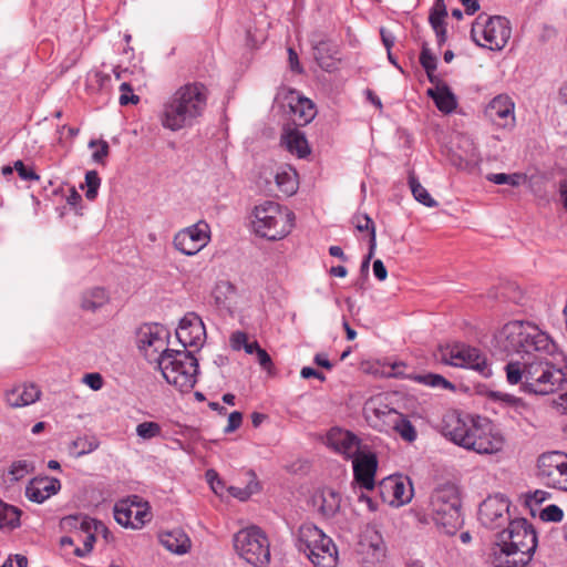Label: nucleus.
<instances>
[{
	"label": "nucleus",
	"mask_w": 567,
	"mask_h": 567,
	"mask_svg": "<svg viewBox=\"0 0 567 567\" xmlns=\"http://www.w3.org/2000/svg\"><path fill=\"white\" fill-rule=\"evenodd\" d=\"M280 141L289 153L297 155L299 158H305L310 154L308 141L297 127H284Z\"/></svg>",
	"instance_id": "nucleus-29"
},
{
	"label": "nucleus",
	"mask_w": 567,
	"mask_h": 567,
	"mask_svg": "<svg viewBox=\"0 0 567 567\" xmlns=\"http://www.w3.org/2000/svg\"><path fill=\"white\" fill-rule=\"evenodd\" d=\"M235 553L252 567H268L270 563V542L267 534L251 525L239 529L233 536Z\"/></svg>",
	"instance_id": "nucleus-10"
},
{
	"label": "nucleus",
	"mask_w": 567,
	"mask_h": 567,
	"mask_svg": "<svg viewBox=\"0 0 567 567\" xmlns=\"http://www.w3.org/2000/svg\"><path fill=\"white\" fill-rule=\"evenodd\" d=\"M462 141L467 145V148L464 154H454L451 161L457 168L472 172L481 163L480 152L468 138L464 137Z\"/></svg>",
	"instance_id": "nucleus-34"
},
{
	"label": "nucleus",
	"mask_w": 567,
	"mask_h": 567,
	"mask_svg": "<svg viewBox=\"0 0 567 567\" xmlns=\"http://www.w3.org/2000/svg\"><path fill=\"white\" fill-rule=\"evenodd\" d=\"M369 425L378 431H386L390 420V394L382 392L371 396L363 408Z\"/></svg>",
	"instance_id": "nucleus-22"
},
{
	"label": "nucleus",
	"mask_w": 567,
	"mask_h": 567,
	"mask_svg": "<svg viewBox=\"0 0 567 567\" xmlns=\"http://www.w3.org/2000/svg\"><path fill=\"white\" fill-rule=\"evenodd\" d=\"M161 434L162 426L157 422L146 421L136 426V435L142 440H152Z\"/></svg>",
	"instance_id": "nucleus-44"
},
{
	"label": "nucleus",
	"mask_w": 567,
	"mask_h": 567,
	"mask_svg": "<svg viewBox=\"0 0 567 567\" xmlns=\"http://www.w3.org/2000/svg\"><path fill=\"white\" fill-rule=\"evenodd\" d=\"M20 512L9 504L0 501V529H13L19 526Z\"/></svg>",
	"instance_id": "nucleus-42"
},
{
	"label": "nucleus",
	"mask_w": 567,
	"mask_h": 567,
	"mask_svg": "<svg viewBox=\"0 0 567 567\" xmlns=\"http://www.w3.org/2000/svg\"><path fill=\"white\" fill-rule=\"evenodd\" d=\"M414 495L412 481L403 474H392V505L396 506L409 504Z\"/></svg>",
	"instance_id": "nucleus-32"
},
{
	"label": "nucleus",
	"mask_w": 567,
	"mask_h": 567,
	"mask_svg": "<svg viewBox=\"0 0 567 567\" xmlns=\"http://www.w3.org/2000/svg\"><path fill=\"white\" fill-rule=\"evenodd\" d=\"M351 461L355 485L362 489H373L378 468L377 455L370 451L363 450L351 458Z\"/></svg>",
	"instance_id": "nucleus-21"
},
{
	"label": "nucleus",
	"mask_w": 567,
	"mask_h": 567,
	"mask_svg": "<svg viewBox=\"0 0 567 567\" xmlns=\"http://www.w3.org/2000/svg\"><path fill=\"white\" fill-rule=\"evenodd\" d=\"M89 147L96 150L92 153V159L95 163H103L104 158L109 155V144L105 141H91L89 143Z\"/></svg>",
	"instance_id": "nucleus-50"
},
{
	"label": "nucleus",
	"mask_w": 567,
	"mask_h": 567,
	"mask_svg": "<svg viewBox=\"0 0 567 567\" xmlns=\"http://www.w3.org/2000/svg\"><path fill=\"white\" fill-rule=\"evenodd\" d=\"M64 524L78 527L85 534L83 538V548L76 547L74 550L75 556L85 557L94 547L96 540L95 534L102 533L104 538L107 539L110 530L99 520L87 516H69L63 519Z\"/></svg>",
	"instance_id": "nucleus-20"
},
{
	"label": "nucleus",
	"mask_w": 567,
	"mask_h": 567,
	"mask_svg": "<svg viewBox=\"0 0 567 567\" xmlns=\"http://www.w3.org/2000/svg\"><path fill=\"white\" fill-rule=\"evenodd\" d=\"M114 518L125 528L141 529L152 519L151 506L138 495H132L115 504Z\"/></svg>",
	"instance_id": "nucleus-13"
},
{
	"label": "nucleus",
	"mask_w": 567,
	"mask_h": 567,
	"mask_svg": "<svg viewBox=\"0 0 567 567\" xmlns=\"http://www.w3.org/2000/svg\"><path fill=\"white\" fill-rule=\"evenodd\" d=\"M556 353H533L532 358L509 361L506 379L512 385L520 384L525 392L547 395L563 389L566 373L549 359Z\"/></svg>",
	"instance_id": "nucleus-1"
},
{
	"label": "nucleus",
	"mask_w": 567,
	"mask_h": 567,
	"mask_svg": "<svg viewBox=\"0 0 567 567\" xmlns=\"http://www.w3.org/2000/svg\"><path fill=\"white\" fill-rule=\"evenodd\" d=\"M392 413L398 414V419L393 422L392 429L401 436L402 440L408 443H413L417 437L415 426L405 415L398 413L394 409H392Z\"/></svg>",
	"instance_id": "nucleus-37"
},
{
	"label": "nucleus",
	"mask_w": 567,
	"mask_h": 567,
	"mask_svg": "<svg viewBox=\"0 0 567 567\" xmlns=\"http://www.w3.org/2000/svg\"><path fill=\"white\" fill-rule=\"evenodd\" d=\"M210 241V227L205 220H199L178 230L173 238V246L185 256H195Z\"/></svg>",
	"instance_id": "nucleus-16"
},
{
	"label": "nucleus",
	"mask_w": 567,
	"mask_h": 567,
	"mask_svg": "<svg viewBox=\"0 0 567 567\" xmlns=\"http://www.w3.org/2000/svg\"><path fill=\"white\" fill-rule=\"evenodd\" d=\"M61 489V482L55 477L41 476L32 478L25 487V496L31 502L41 504Z\"/></svg>",
	"instance_id": "nucleus-26"
},
{
	"label": "nucleus",
	"mask_w": 567,
	"mask_h": 567,
	"mask_svg": "<svg viewBox=\"0 0 567 567\" xmlns=\"http://www.w3.org/2000/svg\"><path fill=\"white\" fill-rule=\"evenodd\" d=\"M413 380L433 389H442L451 392L456 389L452 382L436 373L415 374Z\"/></svg>",
	"instance_id": "nucleus-39"
},
{
	"label": "nucleus",
	"mask_w": 567,
	"mask_h": 567,
	"mask_svg": "<svg viewBox=\"0 0 567 567\" xmlns=\"http://www.w3.org/2000/svg\"><path fill=\"white\" fill-rule=\"evenodd\" d=\"M100 446V442L95 436H80L72 441L70 453L75 457H80L92 453Z\"/></svg>",
	"instance_id": "nucleus-41"
},
{
	"label": "nucleus",
	"mask_w": 567,
	"mask_h": 567,
	"mask_svg": "<svg viewBox=\"0 0 567 567\" xmlns=\"http://www.w3.org/2000/svg\"><path fill=\"white\" fill-rule=\"evenodd\" d=\"M157 365L167 381L181 392H189L197 382L198 360L192 351L173 350L157 358Z\"/></svg>",
	"instance_id": "nucleus-7"
},
{
	"label": "nucleus",
	"mask_w": 567,
	"mask_h": 567,
	"mask_svg": "<svg viewBox=\"0 0 567 567\" xmlns=\"http://www.w3.org/2000/svg\"><path fill=\"white\" fill-rule=\"evenodd\" d=\"M564 517V512L560 507H558L557 505H548L547 507H545L542 512H540V518L544 520V522H555V523H558L563 519Z\"/></svg>",
	"instance_id": "nucleus-51"
},
{
	"label": "nucleus",
	"mask_w": 567,
	"mask_h": 567,
	"mask_svg": "<svg viewBox=\"0 0 567 567\" xmlns=\"http://www.w3.org/2000/svg\"><path fill=\"white\" fill-rule=\"evenodd\" d=\"M442 434L453 443L477 454H496L504 447L503 435L481 416L461 417L453 412L443 417Z\"/></svg>",
	"instance_id": "nucleus-2"
},
{
	"label": "nucleus",
	"mask_w": 567,
	"mask_h": 567,
	"mask_svg": "<svg viewBox=\"0 0 567 567\" xmlns=\"http://www.w3.org/2000/svg\"><path fill=\"white\" fill-rule=\"evenodd\" d=\"M328 445L347 460L353 458L363 450L360 439L349 431L332 429L327 436Z\"/></svg>",
	"instance_id": "nucleus-24"
},
{
	"label": "nucleus",
	"mask_w": 567,
	"mask_h": 567,
	"mask_svg": "<svg viewBox=\"0 0 567 567\" xmlns=\"http://www.w3.org/2000/svg\"><path fill=\"white\" fill-rule=\"evenodd\" d=\"M40 398V390L34 384L16 386L6 393V401L12 408H21L34 403Z\"/></svg>",
	"instance_id": "nucleus-30"
},
{
	"label": "nucleus",
	"mask_w": 567,
	"mask_h": 567,
	"mask_svg": "<svg viewBox=\"0 0 567 567\" xmlns=\"http://www.w3.org/2000/svg\"><path fill=\"white\" fill-rule=\"evenodd\" d=\"M354 228L362 234V238H367L370 245V254L363 266L367 265L371 258L372 250L375 246V230L372 219L365 214H357L351 218Z\"/></svg>",
	"instance_id": "nucleus-35"
},
{
	"label": "nucleus",
	"mask_w": 567,
	"mask_h": 567,
	"mask_svg": "<svg viewBox=\"0 0 567 567\" xmlns=\"http://www.w3.org/2000/svg\"><path fill=\"white\" fill-rule=\"evenodd\" d=\"M275 179H276V184H277L279 190L282 194L290 196L297 192L298 182H297V173L295 171L289 169V171L277 172Z\"/></svg>",
	"instance_id": "nucleus-40"
},
{
	"label": "nucleus",
	"mask_w": 567,
	"mask_h": 567,
	"mask_svg": "<svg viewBox=\"0 0 567 567\" xmlns=\"http://www.w3.org/2000/svg\"><path fill=\"white\" fill-rule=\"evenodd\" d=\"M109 301V295L104 288L96 287L83 295L82 308L84 310L95 311Z\"/></svg>",
	"instance_id": "nucleus-36"
},
{
	"label": "nucleus",
	"mask_w": 567,
	"mask_h": 567,
	"mask_svg": "<svg viewBox=\"0 0 567 567\" xmlns=\"http://www.w3.org/2000/svg\"><path fill=\"white\" fill-rule=\"evenodd\" d=\"M515 104L508 95L495 96L486 106V116L497 126L506 128L515 124Z\"/></svg>",
	"instance_id": "nucleus-23"
},
{
	"label": "nucleus",
	"mask_w": 567,
	"mask_h": 567,
	"mask_svg": "<svg viewBox=\"0 0 567 567\" xmlns=\"http://www.w3.org/2000/svg\"><path fill=\"white\" fill-rule=\"evenodd\" d=\"M30 463L27 461H17L12 463L9 474L14 481L23 478L30 471Z\"/></svg>",
	"instance_id": "nucleus-54"
},
{
	"label": "nucleus",
	"mask_w": 567,
	"mask_h": 567,
	"mask_svg": "<svg viewBox=\"0 0 567 567\" xmlns=\"http://www.w3.org/2000/svg\"><path fill=\"white\" fill-rule=\"evenodd\" d=\"M14 171H17L19 177L23 181H39L40 176L31 168L24 165L20 159L13 164Z\"/></svg>",
	"instance_id": "nucleus-53"
},
{
	"label": "nucleus",
	"mask_w": 567,
	"mask_h": 567,
	"mask_svg": "<svg viewBox=\"0 0 567 567\" xmlns=\"http://www.w3.org/2000/svg\"><path fill=\"white\" fill-rule=\"evenodd\" d=\"M464 7L465 13L468 16L474 14L480 10V1L478 0H460Z\"/></svg>",
	"instance_id": "nucleus-63"
},
{
	"label": "nucleus",
	"mask_w": 567,
	"mask_h": 567,
	"mask_svg": "<svg viewBox=\"0 0 567 567\" xmlns=\"http://www.w3.org/2000/svg\"><path fill=\"white\" fill-rule=\"evenodd\" d=\"M208 90L200 82L179 86L163 103L158 118L162 126L172 132L194 126L207 107Z\"/></svg>",
	"instance_id": "nucleus-3"
},
{
	"label": "nucleus",
	"mask_w": 567,
	"mask_h": 567,
	"mask_svg": "<svg viewBox=\"0 0 567 567\" xmlns=\"http://www.w3.org/2000/svg\"><path fill=\"white\" fill-rule=\"evenodd\" d=\"M66 203L74 208L75 213L78 215H81V203H82V196L81 194L74 188L72 187L70 189V193L69 195L66 196Z\"/></svg>",
	"instance_id": "nucleus-57"
},
{
	"label": "nucleus",
	"mask_w": 567,
	"mask_h": 567,
	"mask_svg": "<svg viewBox=\"0 0 567 567\" xmlns=\"http://www.w3.org/2000/svg\"><path fill=\"white\" fill-rule=\"evenodd\" d=\"M159 542L167 550L178 555L186 554L190 548L188 536L181 529L162 533Z\"/></svg>",
	"instance_id": "nucleus-33"
},
{
	"label": "nucleus",
	"mask_w": 567,
	"mask_h": 567,
	"mask_svg": "<svg viewBox=\"0 0 567 567\" xmlns=\"http://www.w3.org/2000/svg\"><path fill=\"white\" fill-rule=\"evenodd\" d=\"M293 220L291 210L272 200H266L254 209V230L269 240H280L288 236L293 228Z\"/></svg>",
	"instance_id": "nucleus-8"
},
{
	"label": "nucleus",
	"mask_w": 567,
	"mask_h": 567,
	"mask_svg": "<svg viewBox=\"0 0 567 567\" xmlns=\"http://www.w3.org/2000/svg\"><path fill=\"white\" fill-rule=\"evenodd\" d=\"M420 63L426 73L436 70L437 59L427 48L426 43L423 44L420 53Z\"/></svg>",
	"instance_id": "nucleus-49"
},
{
	"label": "nucleus",
	"mask_w": 567,
	"mask_h": 567,
	"mask_svg": "<svg viewBox=\"0 0 567 567\" xmlns=\"http://www.w3.org/2000/svg\"><path fill=\"white\" fill-rule=\"evenodd\" d=\"M89 86L99 90H106L112 81L111 76L101 71H94L89 74Z\"/></svg>",
	"instance_id": "nucleus-48"
},
{
	"label": "nucleus",
	"mask_w": 567,
	"mask_h": 567,
	"mask_svg": "<svg viewBox=\"0 0 567 567\" xmlns=\"http://www.w3.org/2000/svg\"><path fill=\"white\" fill-rule=\"evenodd\" d=\"M247 341V334L241 331H236L230 337V346L234 350L245 349Z\"/></svg>",
	"instance_id": "nucleus-58"
},
{
	"label": "nucleus",
	"mask_w": 567,
	"mask_h": 567,
	"mask_svg": "<svg viewBox=\"0 0 567 567\" xmlns=\"http://www.w3.org/2000/svg\"><path fill=\"white\" fill-rule=\"evenodd\" d=\"M83 382L94 391H97L103 386V379L100 373L85 374Z\"/></svg>",
	"instance_id": "nucleus-56"
},
{
	"label": "nucleus",
	"mask_w": 567,
	"mask_h": 567,
	"mask_svg": "<svg viewBox=\"0 0 567 567\" xmlns=\"http://www.w3.org/2000/svg\"><path fill=\"white\" fill-rule=\"evenodd\" d=\"M312 504L326 520H338L341 508V495L338 492L323 488L312 496Z\"/></svg>",
	"instance_id": "nucleus-25"
},
{
	"label": "nucleus",
	"mask_w": 567,
	"mask_h": 567,
	"mask_svg": "<svg viewBox=\"0 0 567 567\" xmlns=\"http://www.w3.org/2000/svg\"><path fill=\"white\" fill-rule=\"evenodd\" d=\"M206 478L208 481V483L210 484V487L213 488V491L215 493L218 492V488H223V482L218 477V474L216 471L214 470H208L206 472Z\"/></svg>",
	"instance_id": "nucleus-60"
},
{
	"label": "nucleus",
	"mask_w": 567,
	"mask_h": 567,
	"mask_svg": "<svg viewBox=\"0 0 567 567\" xmlns=\"http://www.w3.org/2000/svg\"><path fill=\"white\" fill-rule=\"evenodd\" d=\"M85 185L87 187L85 192V197L89 200H94L97 196V190L101 185V178L99 177L97 172L87 171L85 174Z\"/></svg>",
	"instance_id": "nucleus-47"
},
{
	"label": "nucleus",
	"mask_w": 567,
	"mask_h": 567,
	"mask_svg": "<svg viewBox=\"0 0 567 567\" xmlns=\"http://www.w3.org/2000/svg\"><path fill=\"white\" fill-rule=\"evenodd\" d=\"M432 518L447 535H454L463 525L461 497L456 485L444 484L433 491L430 498Z\"/></svg>",
	"instance_id": "nucleus-9"
},
{
	"label": "nucleus",
	"mask_w": 567,
	"mask_h": 567,
	"mask_svg": "<svg viewBox=\"0 0 567 567\" xmlns=\"http://www.w3.org/2000/svg\"><path fill=\"white\" fill-rule=\"evenodd\" d=\"M288 99L290 117L295 125L305 126L316 117L317 109L310 99L300 96L293 92Z\"/></svg>",
	"instance_id": "nucleus-27"
},
{
	"label": "nucleus",
	"mask_w": 567,
	"mask_h": 567,
	"mask_svg": "<svg viewBox=\"0 0 567 567\" xmlns=\"http://www.w3.org/2000/svg\"><path fill=\"white\" fill-rule=\"evenodd\" d=\"M509 502L501 494L488 496L480 505L478 518L481 523L491 529L502 527L509 523Z\"/></svg>",
	"instance_id": "nucleus-18"
},
{
	"label": "nucleus",
	"mask_w": 567,
	"mask_h": 567,
	"mask_svg": "<svg viewBox=\"0 0 567 567\" xmlns=\"http://www.w3.org/2000/svg\"><path fill=\"white\" fill-rule=\"evenodd\" d=\"M363 373L374 379L390 378V363L386 360L369 359L361 363Z\"/></svg>",
	"instance_id": "nucleus-38"
},
{
	"label": "nucleus",
	"mask_w": 567,
	"mask_h": 567,
	"mask_svg": "<svg viewBox=\"0 0 567 567\" xmlns=\"http://www.w3.org/2000/svg\"><path fill=\"white\" fill-rule=\"evenodd\" d=\"M537 547V536L526 518L512 519L507 528L497 534L492 547L491 561L495 567H525Z\"/></svg>",
	"instance_id": "nucleus-4"
},
{
	"label": "nucleus",
	"mask_w": 567,
	"mask_h": 567,
	"mask_svg": "<svg viewBox=\"0 0 567 567\" xmlns=\"http://www.w3.org/2000/svg\"><path fill=\"white\" fill-rule=\"evenodd\" d=\"M436 359L444 364L472 369L484 378L492 375L486 355L480 349L464 343L440 348Z\"/></svg>",
	"instance_id": "nucleus-12"
},
{
	"label": "nucleus",
	"mask_w": 567,
	"mask_h": 567,
	"mask_svg": "<svg viewBox=\"0 0 567 567\" xmlns=\"http://www.w3.org/2000/svg\"><path fill=\"white\" fill-rule=\"evenodd\" d=\"M447 16V12H435V11H432L430 12V17H429V22L432 27L433 30H436L439 28H443L445 27V18Z\"/></svg>",
	"instance_id": "nucleus-59"
},
{
	"label": "nucleus",
	"mask_w": 567,
	"mask_h": 567,
	"mask_svg": "<svg viewBox=\"0 0 567 567\" xmlns=\"http://www.w3.org/2000/svg\"><path fill=\"white\" fill-rule=\"evenodd\" d=\"M358 555L364 567H383L388 547L385 540L375 526H367L358 544Z\"/></svg>",
	"instance_id": "nucleus-15"
},
{
	"label": "nucleus",
	"mask_w": 567,
	"mask_h": 567,
	"mask_svg": "<svg viewBox=\"0 0 567 567\" xmlns=\"http://www.w3.org/2000/svg\"><path fill=\"white\" fill-rule=\"evenodd\" d=\"M241 422H243V414L238 411L231 412L228 415V423H227V426L225 427L224 432L231 433V432L236 431L241 425Z\"/></svg>",
	"instance_id": "nucleus-55"
},
{
	"label": "nucleus",
	"mask_w": 567,
	"mask_h": 567,
	"mask_svg": "<svg viewBox=\"0 0 567 567\" xmlns=\"http://www.w3.org/2000/svg\"><path fill=\"white\" fill-rule=\"evenodd\" d=\"M296 548L313 567H337L339 551L330 536L312 523H303L297 530Z\"/></svg>",
	"instance_id": "nucleus-6"
},
{
	"label": "nucleus",
	"mask_w": 567,
	"mask_h": 567,
	"mask_svg": "<svg viewBox=\"0 0 567 567\" xmlns=\"http://www.w3.org/2000/svg\"><path fill=\"white\" fill-rule=\"evenodd\" d=\"M489 396L494 401L504 402L511 406H514L516 410H519V411L528 410L527 404L520 398H517L513 394L496 391V392H492Z\"/></svg>",
	"instance_id": "nucleus-46"
},
{
	"label": "nucleus",
	"mask_w": 567,
	"mask_h": 567,
	"mask_svg": "<svg viewBox=\"0 0 567 567\" xmlns=\"http://www.w3.org/2000/svg\"><path fill=\"white\" fill-rule=\"evenodd\" d=\"M176 338L183 346V350L188 347L199 350L206 340V329L202 318L195 312L186 313L176 329Z\"/></svg>",
	"instance_id": "nucleus-19"
},
{
	"label": "nucleus",
	"mask_w": 567,
	"mask_h": 567,
	"mask_svg": "<svg viewBox=\"0 0 567 567\" xmlns=\"http://www.w3.org/2000/svg\"><path fill=\"white\" fill-rule=\"evenodd\" d=\"M373 275L377 279L381 281L385 280L388 277V270L380 259H377L373 262Z\"/></svg>",
	"instance_id": "nucleus-61"
},
{
	"label": "nucleus",
	"mask_w": 567,
	"mask_h": 567,
	"mask_svg": "<svg viewBox=\"0 0 567 567\" xmlns=\"http://www.w3.org/2000/svg\"><path fill=\"white\" fill-rule=\"evenodd\" d=\"M406 365L403 362H392V378L408 377L413 379L415 374L405 373Z\"/></svg>",
	"instance_id": "nucleus-62"
},
{
	"label": "nucleus",
	"mask_w": 567,
	"mask_h": 567,
	"mask_svg": "<svg viewBox=\"0 0 567 567\" xmlns=\"http://www.w3.org/2000/svg\"><path fill=\"white\" fill-rule=\"evenodd\" d=\"M427 95L433 99L436 107L443 113H452L457 106L455 95L444 82H437L435 86L430 87Z\"/></svg>",
	"instance_id": "nucleus-31"
},
{
	"label": "nucleus",
	"mask_w": 567,
	"mask_h": 567,
	"mask_svg": "<svg viewBox=\"0 0 567 567\" xmlns=\"http://www.w3.org/2000/svg\"><path fill=\"white\" fill-rule=\"evenodd\" d=\"M487 181L497 184H508L511 186H518L520 183L525 179V176L519 173L514 174H505V173H496V174H488L486 176Z\"/></svg>",
	"instance_id": "nucleus-45"
},
{
	"label": "nucleus",
	"mask_w": 567,
	"mask_h": 567,
	"mask_svg": "<svg viewBox=\"0 0 567 567\" xmlns=\"http://www.w3.org/2000/svg\"><path fill=\"white\" fill-rule=\"evenodd\" d=\"M537 475L548 487L567 492V456L560 452L542 454L537 460Z\"/></svg>",
	"instance_id": "nucleus-14"
},
{
	"label": "nucleus",
	"mask_w": 567,
	"mask_h": 567,
	"mask_svg": "<svg viewBox=\"0 0 567 567\" xmlns=\"http://www.w3.org/2000/svg\"><path fill=\"white\" fill-rule=\"evenodd\" d=\"M121 95L118 102L121 105H127L130 103L136 104L140 97L133 93L131 85L127 82H123L120 85Z\"/></svg>",
	"instance_id": "nucleus-52"
},
{
	"label": "nucleus",
	"mask_w": 567,
	"mask_h": 567,
	"mask_svg": "<svg viewBox=\"0 0 567 567\" xmlns=\"http://www.w3.org/2000/svg\"><path fill=\"white\" fill-rule=\"evenodd\" d=\"M313 56L318 65L327 71L333 72L338 68L340 59L337 56L338 47L330 40H320L312 45Z\"/></svg>",
	"instance_id": "nucleus-28"
},
{
	"label": "nucleus",
	"mask_w": 567,
	"mask_h": 567,
	"mask_svg": "<svg viewBox=\"0 0 567 567\" xmlns=\"http://www.w3.org/2000/svg\"><path fill=\"white\" fill-rule=\"evenodd\" d=\"M511 23L505 17H488L486 13H481L471 29V37L477 45L494 51L502 50L511 39Z\"/></svg>",
	"instance_id": "nucleus-11"
},
{
	"label": "nucleus",
	"mask_w": 567,
	"mask_h": 567,
	"mask_svg": "<svg viewBox=\"0 0 567 567\" xmlns=\"http://www.w3.org/2000/svg\"><path fill=\"white\" fill-rule=\"evenodd\" d=\"M495 348L506 354H518L522 360L530 359L533 353H556L553 339L537 326L520 320L505 323L494 334Z\"/></svg>",
	"instance_id": "nucleus-5"
},
{
	"label": "nucleus",
	"mask_w": 567,
	"mask_h": 567,
	"mask_svg": "<svg viewBox=\"0 0 567 567\" xmlns=\"http://www.w3.org/2000/svg\"><path fill=\"white\" fill-rule=\"evenodd\" d=\"M561 390H563V393L557 398L556 404L565 413H567V375H566V381L564 382Z\"/></svg>",
	"instance_id": "nucleus-64"
},
{
	"label": "nucleus",
	"mask_w": 567,
	"mask_h": 567,
	"mask_svg": "<svg viewBox=\"0 0 567 567\" xmlns=\"http://www.w3.org/2000/svg\"><path fill=\"white\" fill-rule=\"evenodd\" d=\"M409 185L413 197L426 207L437 206V202L431 197L429 192L420 184L414 175L409 176Z\"/></svg>",
	"instance_id": "nucleus-43"
},
{
	"label": "nucleus",
	"mask_w": 567,
	"mask_h": 567,
	"mask_svg": "<svg viewBox=\"0 0 567 567\" xmlns=\"http://www.w3.org/2000/svg\"><path fill=\"white\" fill-rule=\"evenodd\" d=\"M167 331L159 324L145 326L141 329L138 344L147 361L157 363V358L173 351L167 347Z\"/></svg>",
	"instance_id": "nucleus-17"
}]
</instances>
